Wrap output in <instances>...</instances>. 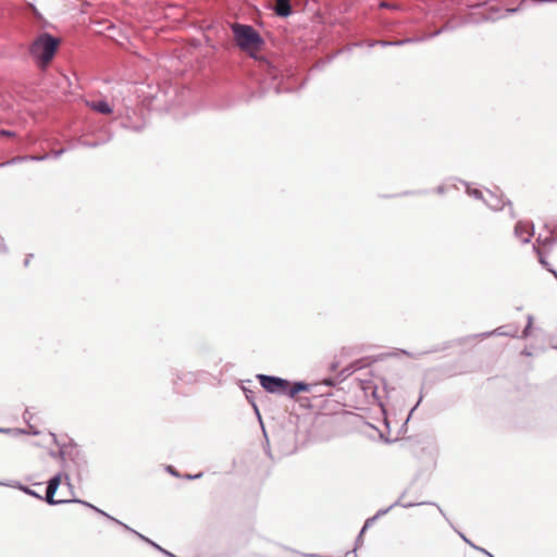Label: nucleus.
I'll list each match as a JSON object with an SVG mask.
<instances>
[{
  "label": "nucleus",
  "mask_w": 557,
  "mask_h": 557,
  "mask_svg": "<svg viewBox=\"0 0 557 557\" xmlns=\"http://www.w3.org/2000/svg\"><path fill=\"white\" fill-rule=\"evenodd\" d=\"M59 46L60 39L45 32L35 38L29 48V53L36 60L38 66L44 69L52 61Z\"/></svg>",
  "instance_id": "obj_1"
},
{
  "label": "nucleus",
  "mask_w": 557,
  "mask_h": 557,
  "mask_svg": "<svg viewBox=\"0 0 557 557\" xmlns=\"http://www.w3.org/2000/svg\"><path fill=\"white\" fill-rule=\"evenodd\" d=\"M232 30L236 45L243 51H257L264 45L263 38L251 25L236 23Z\"/></svg>",
  "instance_id": "obj_2"
},
{
  "label": "nucleus",
  "mask_w": 557,
  "mask_h": 557,
  "mask_svg": "<svg viewBox=\"0 0 557 557\" xmlns=\"http://www.w3.org/2000/svg\"><path fill=\"white\" fill-rule=\"evenodd\" d=\"M256 377L265 392L287 396V388L289 385V381L287 379L269 374H257Z\"/></svg>",
  "instance_id": "obj_3"
},
{
  "label": "nucleus",
  "mask_w": 557,
  "mask_h": 557,
  "mask_svg": "<svg viewBox=\"0 0 557 557\" xmlns=\"http://www.w3.org/2000/svg\"><path fill=\"white\" fill-rule=\"evenodd\" d=\"M65 478L69 480L67 474H63L62 472H59L54 474L48 482H47V488H46V495L44 496L45 502L50 506H57L62 504H69L67 499H55L54 495L61 484L62 478Z\"/></svg>",
  "instance_id": "obj_4"
},
{
  "label": "nucleus",
  "mask_w": 557,
  "mask_h": 557,
  "mask_svg": "<svg viewBox=\"0 0 557 557\" xmlns=\"http://www.w3.org/2000/svg\"><path fill=\"white\" fill-rule=\"evenodd\" d=\"M484 203L494 211H499L505 208V206L509 207L510 216L513 219L515 213L512 210V203L510 200H504L503 195H498L492 190H486V196L484 199Z\"/></svg>",
  "instance_id": "obj_5"
},
{
  "label": "nucleus",
  "mask_w": 557,
  "mask_h": 557,
  "mask_svg": "<svg viewBox=\"0 0 557 557\" xmlns=\"http://www.w3.org/2000/svg\"><path fill=\"white\" fill-rule=\"evenodd\" d=\"M173 385L176 387L180 383L184 384H195L199 381L201 376V371H187V370H174L173 373Z\"/></svg>",
  "instance_id": "obj_6"
},
{
  "label": "nucleus",
  "mask_w": 557,
  "mask_h": 557,
  "mask_svg": "<svg viewBox=\"0 0 557 557\" xmlns=\"http://www.w3.org/2000/svg\"><path fill=\"white\" fill-rule=\"evenodd\" d=\"M534 234L533 224H528L522 221L517 222L513 230V235L522 244H528Z\"/></svg>",
  "instance_id": "obj_7"
},
{
  "label": "nucleus",
  "mask_w": 557,
  "mask_h": 557,
  "mask_svg": "<svg viewBox=\"0 0 557 557\" xmlns=\"http://www.w3.org/2000/svg\"><path fill=\"white\" fill-rule=\"evenodd\" d=\"M59 454L63 459L69 458L72 462H74L78 470L84 469L87 465L85 456L77 447L61 449Z\"/></svg>",
  "instance_id": "obj_8"
},
{
  "label": "nucleus",
  "mask_w": 557,
  "mask_h": 557,
  "mask_svg": "<svg viewBox=\"0 0 557 557\" xmlns=\"http://www.w3.org/2000/svg\"><path fill=\"white\" fill-rule=\"evenodd\" d=\"M421 505H434L437 507V509L440 510V512L445 517V513L444 511L442 510V508L436 505L435 503H431V502H421V503H400V500H396L389 507L387 508H384V509H380L376 511V513L373 516V517H376V520L383 516H385L391 509H393L394 507H397V506H401L404 508H411V507H414V506H421Z\"/></svg>",
  "instance_id": "obj_9"
},
{
  "label": "nucleus",
  "mask_w": 557,
  "mask_h": 557,
  "mask_svg": "<svg viewBox=\"0 0 557 557\" xmlns=\"http://www.w3.org/2000/svg\"><path fill=\"white\" fill-rule=\"evenodd\" d=\"M317 386L318 384L312 385L302 381L294 382L293 384L289 383L287 388V397L294 398L299 393L312 392V389Z\"/></svg>",
  "instance_id": "obj_10"
},
{
  "label": "nucleus",
  "mask_w": 557,
  "mask_h": 557,
  "mask_svg": "<svg viewBox=\"0 0 557 557\" xmlns=\"http://www.w3.org/2000/svg\"><path fill=\"white\" fill-rule=\"evenodd\" d=\"M272 10L278 17L285 18L293 14L290 0H275Z\"/></svg>",
  "instance_id": "obj_11"
},
{
  "label": "nucleus",
  "mask_w": 557,
  "mask_h": 557,
  "mask_svg": "<svg viewBox=\"0 0 557 557\" xmlns=\"http://www.w3.org/2000/svg\"><path fill=\"white\" fill-rule=\"evenodd\" d=\"M517 334H518V327L517 326L503 325V326H499V327L495 329L492 332L483 333L482 336L498 335V336L516 337Z\"/></svg>",
  "instance_id": "obj_12"
},
{
  "label": "nucleus",
  "mask_w": 557,
  "mask_h": 557,
  "mask_svg": "<svg viewBox=\"0 0 557 557\" xmlns=\"http://www.w3.org/2000/svg\"><path fill=\"white\" fill-rule=\"evenodd\" d=\"M0 485L17 488V490L22 491L23 493H25L26 495L33 496V497H35V498H37L39 500H45L44 496H41L40 494H38L37 492H35L30 487L22 484L18 481H11L9 483L0 482Z\"/></svg>",
  "instance_id": "obj_13"
},
{
  "label": "nucleus",
  "mask_w": 557,
  "mask_h": 557,
  "mask_svg": "<svg viewBox=\"0 0 557 557\" xmlns=\"http://www.w3.org/2000/svg\"><path fill=\"white\" fill-rule=\"evenodd\" d=\"M69 500V504L70 503H75V504H81V505H84L92 510H95L96 512H98L99 515L106 517L107 519L113 521L114 523L119 524V525H122L123 522L117 520L116 518L110 516L109 513L104 512L103 510L99 509L98 507L94 506L92 504L88 503V502H85V500H82V499H78V498H73V499H67Z\"/></svg>",
  "instance_id": "obj_14"
},
{
  "label": "nucleus",
  "mask_w": 557,
  "mask_h": 557,
  "mask_svg": "<svg viewBox=\"0 0 557 557\" xmlns=\"http://www.w3.org/2000/svg\"><path fill=\"white\" fill-rule=\"evenodd\" d=\"M498 9L497 8H491L488 13L483 17V21H496L498 18H503V17H506L507 15H510V14H513V13H517L519 11V7H516V8H508L505 10V12L502 14V15H498L496 16L495 14L498 13Z\"/></svg>",
  "instance_id": "obj_15"
},
{
  "label": "nucleus",
  "mask_w": 557,
  "mask_h": 557,
  "mask_svg": "<svg viewBox=\"0 0 557 557\" xmlns=\"http://www.w3.org/2000/svg\"><path fill=\"white\" fill-rule=\"evenodd\" d=\"M419 41H422V38H406V39L395 40V41L379 40V41L373 42L371 46L380 45L382 47H389V46L398 47V46H403L406 44L419 42Z\"/></svg>",
  "instance_id": "obj_16"
},
{
  "label": "nucleus",
  "mask_w": 557,
  "mask_h": 557,
  "mask_svg": "<svg viewBox=\"0 0 557 557\" xmlns=\"http://www.w3.org/2000/svg\"><path fill=\"white\" fill-rule=\"evenodd\" d=\"M89 107L101 114H110L113 111L107 100L92 101Z\"/></svg>",
  "instance_id": "obj_17"
},
{
  "label": "nucleus",
  "mask_w": 557,
  "mask_h": 557,
  "mask_svg": "<svg viewBox=\"0 0 557 557\" xmlns=\"http://www.w3.org/2000/svg\"><path fill=\"white\" fill-rule=\"evenodd\" d=\"M111 139H112V134H108L104 138L99 139V140H94V141L78 139L77 144L85 148H97L99 146H102V145L109 143Z\"/></svg>",
  "instance_id": "obj_18"
},
{
  "label": "nucleus",
  "mask_w": 557,
  "mask_h": 557,
  "mask_svg": "<svg viewBox=\"0 0 557 557\" xmlns=\"http://www.w3.org/2000/svg\"><path fill=\"white\" fill-rule=\"evenodd\" d=\"M458 181L466 186V193L470 197L478 199V200H482L484 202L485 196L482 190H480L478 188L470 187V185L466 181H462V180H458Z\"/></svg>",
  "instance_id": "obj_19"
},
{
  "label": "nucleus",
  "mask_w": 557,
  "mask_h": 557,
  "mask_svg": "<svg viewBox=\"0 0 557 557\" xmlns=\"http://www.w3.org/2000/svg\"><path fill=\"white\" fill-rule=\"evenodd\" d=\"M121 527H123L125 530L134 533L135 535H137L140 540H143L144 542L150 544L152 547H154L157 550H159L161 553V549H163L160 545H158L157 543H154L153 541H151L150 539L146 537L145 535L138 533L137 531H135L134 529L129 528L128 525H126L125 523H123Z\"/></svg>",
  "instance_id": "obj_20"
},
{
  "label": "nucleus",
  "mask_w": 557,
  "mask_h": 557,
  "mask_svg": "<svg viewBox=\"0 0 557 557\" xmlns=\"http://www.w3.org/2000/svg\"><path fill=\"white\" fill-rule=\"evenodd\" d=\"M0 433L17 437L26 433V430L18 428H0Z\"/></svg>",
  "instance_id": "obj_21"
},
{
  "label": "nucleus",
  "mask_w": 557,
  "mask_h": 557,
  "mask_svg": "<svg viewBox=\"0 0 557 557\" xmlns=\"http://www.w3.org/2000/svg\"><path fill=\"white\" fill-rule=\"evenodd\" d=\"M242 389H243L248 403L253 407L255 411L258 413V407H257V404H256V400L253 397V392L251 389H249L248 387H246L245 385H242Z\"/></svg>",
  "instance_id": "obj_22"
},
{
  "label": "nucleus",
  "mask_w": 557,
  "mask_h": 557,
  "mask_svg": "<svg viewBox=\"0 0 557 557\" xmlns=\"http://www.w3.org/2000/svg\"><path fill=\"white\" fill-rule=\"evenodd\" d=\"M25 161H27V156H17V157L11 158L10 160H8L5 162L0 163V165L8 166V165H13L16 163L25 162Z\"/></svg>",
  "instance_id": "obj_23"
},
{
  "label": "nucleus",
  "mask_w": 557,
  "mask_h": 557,
  "mask_svg": "<svg viewBox=\"0 0 557 557\" xmlns=\"http://www.w3.org/2000/svg\"><path fill=\"white\" fill-rule=\"evenodd\" d=\"M557 243V225L550 231V235L542 240L543 245H552Z\"/></svg>",
  "instance_id": "obj_24"
},
{
  "label": "nucleus",
  "mask_w": 557,
  "mask_h": 557,
  "mask_svg": "<svg viewBox=\"0 0 557 557\" xmlns=\"http://www.w3.org/2000/svg\"><path fill=\"white\" fill-rule=\"evenodd\" d=\"M532 323H533V317L532 315H528V323L524 327V330L522 331V337L525 338L530 335V330L532 327Z\"/></svg>",
  "instance_id": "obj_25"
},
{
  "label": "nucleus",
  "mask_w": 557,
  "mask_h": 557,
  "mask_svg": "<svg viewBox=\"0 0 557 557\" xmlns=\"http://www.w3.org/2000/svg\"><path fill=\"white\" fill-rule=\"evenodd\" d=\"M379 7L381 9H388V10H398L399 9V5L396 4V3H391V2H386V1H382L380 2Z\"/></svg>",
  "instance_id": "obj_26"
},
{
  "label": "nucleus",
  "mask_w": 557,
  "mask_h": 557,
  "mask_svg": "<svg viewBox=\"0 0 557 557\" xmlns=\"http://www.w3.org/2000/svg\"><path fill=\"white\" fill-rule=\"evenodd\" d=\"M49 158H50V156L48 153L42 154V156H27V161L39 162V161H45V160H47Z\"/></svg>",
  "instance_id": "obj_27"
},
{
  "label": "nucleus",
  "mask_w": 557,
  "mask_h": 557,
  "mask_svg": "<svg viewBox=\"0 0 557 557\" xmlns=\"http://www.w3.org/2000/svg\"><path fill=\"white\" fill-rule=\"evenodd\" d=\"M376 521V517L368 518L361 529V534L366 532L368 528H370Z\"/></svg>",
  "instance_id": "obj_28"
},
{
  "label": "nucleus",
  "mask_w": 557,
  "mask_h": 557,
  "mask_svg": "<svg viewBox=\"0 0 557 557\" xmlns=\"http://www.w3.org/2000/svg\"><path fill=\"white\" fill-rule=\"evenodd\" d=\"M23 420L29 424L30 420L33 419V413L30 412V410L28 408L25 409V411L23 412Z\"/></svg>",
  "instance_id": "obj_29"
},
{
  "label": "nucleus",
  "mask_w": 557,
  "mask_h": 557,
  "mask_svg": "<svg viewBox=\"0 0 557 557\" xmlns=\"http://www.w3.org/2000/svg\"><path fill=\"white\" fill-rule=\"evenodd\" d=\"M534 250L537 252V255L540 256L539 257V261L542 265H544L547 270L550 269L549 268V264L548 262L541 256V252H540V249H537L536 247H534Z\"/></svg>",
  "instance_id": "obj_30"
},
{
  "label": "nucleus",
  "mask_w": 557,
  "mask_h": 557,
  "mask_svg": "<svg viewBox=\"0 0 557 557\" xmlns=\"http://www.w3.org/2000/svg\"><path fill=\"white\" fill-rule=\"evenodd\" d=\"M66 151L65 148H62V149H59V150H53L51 153H48L50 157L52 158H59L61 157L64 152Z\"/></svg>",
  "instance_id": "obj_31"
},
{
  "label": "nucleus",
  "mask_w": 557,
  "mask_h": 557,
  "mask_svg": "<svg viewBox=\"0 0 557 557\" xmlns=\"http://www.w3.org/2000/svg\"><path fill=\"white\" fill-rule=\"evenodd\" d=\"M471 547L474 548L475 550H479L481 553H483L485 556H488V557H494L490 552H487L485 548H482V547H479L476 546L475 544H471Z\"/></svg>",
  "instance_id": "obj_32"
},
{
  "label": "nucleus",
  "mask_w": 557,
  "mask_h": 557,
  "mask_svg": "<svg viewBox=\"0 0 557 557\" xmlns=\"http://www.w3.org/2000/svg\"><path fill=\"white\" fill-rule=\"evenodd\" d=\"M28 426H29V431L26 430L25 434H32V435H38L39 434V431L34 429V426L30 423L28 424Z\"/></svg>",
  "instance_id": "obj_33"
},
{
  "label": "nucleus",
  "mask_w": 557,
  "mask_h": 557,
  "mask_svg": "<svg viewBox=\"0 0 557 557\" xmlns=\"http://www.w3.org/2000/svg\"><path fill=\"white\" fill-rule=\"evenodd\" d=\"M201 476H202V473H201V472H199V473H197V474H186V475H185V478H186L187 480H196V479H199V478H201Z\"/></svg>",
  "instance_id": "obj_34"
},
{
  "label": "nucleus",
  "mask_w": 557,
  "mask_h": 557,
  "mask_svg": "<svg viewBox=\"0 0 557 557\" xmlns=\"http://www.w3.org/2000/svg\"><path fill=\"white\" fill-rule=\"evenodd\" d=\"M442 33H443V29L440 28V29L435 30L434 33L430 34L426 38H434V37L438 36ZM421 38L423 40L425 37H421Z\"/></svg>",
  "instance_id": "obj_35"
},
{
  "label": "nucleus",
  "mask_w": 557,
  "mask_h": 557,
  "mask_svg": "<svg viewBox=\"0 0 557 557\" xmlns=\"http://www.w3.org/2000/svg\"><path fill=\"white\" fill-rule=\"evenodd\" d=\"M421 400H422V395H420L418 403H417V404L414 405V407L410 410L409 416H408V418H407L406 422L409 420V418L411 417L412 412L417 409V407L419 406V404L421 403Z\"/></svg>",
  "instance_id": "obj_36"
},
{
  "label": "nucleus",
  "mask_w": 557,
  "mask_h": 557,
  "mask_svg": "<svg viewBox=\"0 0 557 557\" xmlns=\"http://www.w3.org/2000/svg\"><path fill=\"white\" fill-rule=\"evenodd\" d=\"M166 470L174 476H180L178 472L172 467L168 466Z\"/></svg>",
  "instance_id": "obj_37"
},
{
  "label": "nucleus",
  "mask_w": 557,
  "mask_h": 557,
  "mask_svg": "<svg viewBox=\"0 0 557 557\" xmlns=\"http://www.w3.org/2000/svg\"><path fill=\"white\" fill-rule=\"evenodd\" d=\"M435 191L438 194V195H444L446 189H445V186L443 185H440L436 187Z\"/></svg>",
  "instance_id": "obj_38"
},
{
  "label": "nucleus",
  "mask_w": 557,
  "mask_h": 557,
  "mask_svg": "<svg viewBox=\"0 0 557 557\" xmlns=\"http://www.w3.org/2000/svg\"><path fill=\"white\" fill-rule=\"evenodd\" d=\"M5 251H7V246L4 244L3 238L0 236V252H5Z\"/></svg>",
  "instance_id": "obj_39"
},
{
  "label": "nucleus",
  "mask_w": 557,
  "mask_h": 557,
  "mask_svg": "<svg viewBox=\"0 0 557 557\" xmlns=\"http://www.w3.org/2000/svg\"><path fill=\"white\" fill-rule=\"evenodd\" d=\"M161 553L166 556V557H177L176 555H174L173 553L166 550V549H161Z\"/></svg>",
  "instance_id": "obj_40"
},
{
  "label": "nucleus",
  "mask_w": 557,
  "mask_h": 557,
  "mask_svg": "<svg viewBox=\"0 0 557 557\" xmlns=\"http://www.w3.org/2000/svg\"><path fill=\"white\" fill-rule=\"evenodd\" d=\"M362 536L363 534H361V531L359 532L358 536H357V540H356V545H360L362 543Z\"/></svg>",
  "instance_id": "obj_41"
},
{
  "label": "nucleus",
  "mask_w": 557,
  "mask_h": 557,
  "mask_svg": "<svg viewBox=\"0 0 557 557\" xmlns=\"http://www.w3.org/2000/svg\"><path fill=\"white\" fill-rule=\"evenodd\" d=\"M459 535H460V537H461V539H462V540H463L468 545H470V546H471V544H473V543L471 542V540H468V539H467L462 533H459Z\"/></svg>",
  "instance_id": "obj_42"
},
{
  "label": "nucleus",
  "mask_w": 557,
  "mask_h": 557,
  "mask_svg": "<svg viewBox=\"0 0 557 557\" xmlns=\"http://www.w3.org/2000/svg\"><path fill=\"white\" fill-rule=\"evenodd\" d=\"M324 385L325 386H333L334 382L331 379H327V380L324 381Z\"/></svg>",
  "instance_id": "obj_43"
},
{
  "label": "nucleus",
  "mask_w": 557,
  "mask_h": 557,
  "mask_svg": "<svg viewBox=\"0 0 557 557\" xmlns=\"http://www.w3.org/2000/svg\"><path fill=\"white\" fill-rule=\"evenodd\" d=\"M453 27L447 23L445 24L441 29H443V32H446V30H449L451 29Z\"/></svg>",
  "instance_id": "obj_44"
},
{
  "label": "nucleus",
  "mask_w": 557,
  "mask_h": 557,
  "mask_svg": "<svg viewBox=\"0 0 557 557\" xmlns=\"http://www.w3.org/2000/svg\"><path fill=\"white\" fill-rule=\"evenodd\" d=\"M1 133H2V135H5V136H12L13 135L12 132H10V131H2Z\"/></svg>",
  "instance_id": "obj_45"
},
{
  "label": "nucleus",
  "mask_w": 557,
  "mask_h": 557,
  "mask_svg": "<svg viewBox=\"0 0 557 557\" xmlns=\"http://www.w3.org/2000/svg\"><path fill=\"white\" fill-rule=\"evenodd\" d=\"M423 191H405L404 195L422 194Z\"/></svg>",
  "instance_id": "obj_46"
},
{
  "label": "nucleus",
  "mask_w": 557,
  "mask_h": 557,
  "mask_svg": "<svg viewBox=\"0 0 557 557\" xmlns=\"http://www.w3.org/2000/svg\"><path fill=\"white\" fill-rule=\"evenodd\" d=\"M32 257H33V255H29V256L25 259L24 264H25L26 267L28 265V263H29V259H30Z\"/></svg>",
  "instance_id": "obj_47"
},
{
  "label": "nucleus",
  "mask_w": 557,
  "mask_h": 557,
  "mask_svg": "<svg viewBox=\"0 0 557 557\" xmlns=\"http://www.w3.org/2000/svg\"><path fill=\"white\" fill-rule=\"evenodd\" d=\"M537 2H540V3H544V2H557V0H537Z\"/></svg>",
  "instance_id": "obj_48"
},
{
  "label": "nucleus",
  "mask_w": 557,
  "mask_h": 557,
  "mask_svg": "<svg viewBox=\"0 0 557 557\" xmlns=\"http://www.w3.org/2000/svg\"><path fill=\"white\" fill-rule=\"evenodd\" d=\"M405 497H406V491H405V492H403V494L400 495V497H399L397 500H400V502H401V499H403V498H405Z\"/></svg>",
  "instance_id": "obj_49"
},
{
  "label": "nucleus",
  "mask_w": 557,
  "mask_h": 557,
  "mask_svg": "<svg viewBox=\"0 0 557 557\" xmlns=\"http://www.w3.org/2000/svg\"><path fill=\"white\" fill-rule=\"evenodd\" d=\"M405 497H406V491H405V492H403V494L400 495V497H399L397 500H400V502H401V499H403V498H405Z\"/></svg>",
  "instance_id": "obj_50"
},
{
  "label": "nucleus",
  "mask_w": 557,
  "mask_h": 557,
  "mask_svg": "<svg viewBox=\"0 0 557 557\" xmlns=\"http://www.w3.org/2000/svg\"><path fill=\"white\" fill-rule=\"evenodd\" d=\"M403 354L409 356L410 354L407 350H401Z\"/></svg>",
  "instance_id": "obj_51"
}]
</instances>
